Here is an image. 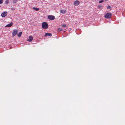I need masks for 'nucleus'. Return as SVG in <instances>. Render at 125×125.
<instances>
[{
  "label": "nucleus",
  "instance_id": "nucleus-1",
  "mask_svg": "<svg viewBox=\"0 0 125 125\" xmlns=\"http://www.w3.org/2000/svg\"><path fill=\"white\" fill-rule=\"evenodd\" d=\"M42 27L43 29H46L48 27V25L46 22H43L42 23Z\"/></svg>",
  "mask_w": 125,
  "mask_h": 125
},
{
  "label": "nucleus",
  "instance_id": "nucleus-2",
  "mask_svg": "<svg viewBox=\"0 0 125 125\" xmlns=\"http://www.w3.org/2000/svg\"><path fill=\"white\" fill-rule=\"evenodd\" d=\"M112 15V14L110 13H106L104 16V17L105 18L107 19L110 18Z\"/></svg>",
  "mask_w": 125,
  "mask_h": 125
},
{
  "label": "nucleus",
  "instance_id": "nucleus-3",
  "mask_svg": "<svg viewBox=\"0 0 125 125\" xmlns=\"http://www.w3.org/2000/svg\"><path fill=\"white\" fill-rule=\"evenodd\" d=\"M18 32V31L17 30H13L12 33L13 37L15 36L17 34Z\"/></svg>",
  "mask_w": 125,
  "mask_h": 125
},
{
  "label": "nucleus",
  "instance_id": "nucleus-4",
  "mask_svg": "<svg viewBox=\"0 0 125 125\" xmlns=\"http://www.w3.org/2000/svg\"><path fill=\"white\" fill-rule=\"evenodd\" d=\"M48 18L49 20H53L55 19V17L54 16L49 15L48 16Z\"/></svg>",
  "mask_w": 125,
  "mask_h": 125
},
{
  "label": "nucleus",
  "instance_id": "nucleus-5",
  "mask_svg": "<svg viewBox=\"0 0 125 125\" xmlns=\"http://www.w3.org/2000/svg\"><path fill=\"white\" fill-rule=\"evenodd\" d=\"M33 40V38L31 36H29V39L27 40V41L29 42H31Z\"/></svg>",
  "mask_w": 125,
  "mask_h": 125
},
{
  "label": "nucleus",
  "instance_id": "nucleus-6",
  "mask_svg": "<svg viewBox=\"0 0 125 125\" xmlns=\"http://www.w3.org/2000/svg\"><path fill=\"white\" fill-rule=\"evenodd\" d=\"M7 12H4L1 14V16L2 17H4L6 16L7 15Z\"/></svg>",
  "mask_w": 125,
  "mask_h": 125
},
{
  "label": "nucleus",
  "instance_id": "nucleus-7",
  "mask_svg": "<svg viewBox=\"0 0 125 125\" xmlns=\"http://www.w3.org/2000/svg\"><path fill=\"white\" fill-rule=\"evenodd\" d=\"M79 4V2L78 0H76L74 1V4L75 6H77Z\"/></svg>",
  "mask_w": 125,
  "mask_h": 125
},
{
  "label": "nucleus",
  "instance_id": "nucleus-8",
  "mask_svg": "<svg viewBox=\"0 0 125 125\" xmlns=\"http://www.w3.org/2000/svg\"><path fill=\"white\" fill-rule=\"evenodd\" d=\"M66 11V10H60V12L61 13L64 14H65Z\"/></svg>",
  "mask_w": 125,
  "mask_h": 125
},
{
  "label": "nucleus",
  "instance_id": "nucleus-9",
  "mask_svg": "<svg viewBox=\"0 0 125 125\" xmlns=\"http://www.w3.org/2000/svg\"><path fill=\"white\" fill-rule=\"evenodd\" d=\"M12 25V23H9L6 25L5 27H10Z\"/></svg>",
  "mask_w": 125,
  "mask_h": 125
},
{
  "label": "nucleus",
  "instance_id": "nucleus-10",
  "mask_svg": "<svg viewBox=\"0 0 125 125\" xmlns=\"http://www.w3.org/2000/svg\"><path fill=\"white\" fill-rule=\"evenodd\" d=\"M52 35V34L51 33H47L45 34V36H51Z\"/></svg>",
  "mask_w": 125,
  "mask_h": 125
},
{
  "label": "nucleus",
  "instance_id": "nucleus-11",
  "mask_svg": "<svg viewBox=\"0 0 125 125\" xmlns=\"http://www.w3.org/2000/svg\"><path fill=\"white\" fill-rule=\"evenodd\" d=\"M33 9L36 11H38L39 10V9L36 7H33Z\"/></svg>",
  "mask_w": 125,
  "mask_h": 125
},
{
  "label": "nucleus",
  "instance_id": "nucleus-12",
  "mask_svg": "<svg viewBox=\"0 0 125 125\" xmlns=\"http://www.w3.org/2000/svg\"><path fill=\"white\" fill-rule=\"evenodd\" d=\"M97 8L99 9H103V6H98L97 7Z\"/></svg>",
  "mask_w": 125,
  "mask_h": 125
},
{
  "label": "nucleus",
  "instance_id": "nucleus-13",
  "mask_svg": "<svg viewBox=\"0 0 125 125\" xmlns=\"http://www.w3.org/2000/svg\"><path fill=\"white\" fill-rule=\"evenodd\" d=\"M22 33L21 32H19V34L18 35V37H21V36L22 35Z\"/></svg>",
  "mask_w": 125,
  "mask_h": 125
},
{
  "label": "nucleus",
  "instance_id": "nucleus-14",
  "mask_svg": "<svg viewBox=\"0 0 125 125\" xmlns=\"http://www.w3.org/2000/svg\"><path fill=\"white\" fill-rule=\"evenodd\" d=\"M63 30L61 28H58L57 29V31H62Z\"/></svg>",
  "mask_w": 125,
  "mask_h": 125
},
{
  "label": "nucleus",
  "instance_id": "nucleus-15",
  "mask_svg": "<svg viewBox=\"0 0 125 125\" xmlns=\"http://www.w3.org/2000/svg\"><path fill=\"white\" fill-rule=\"evenodd\" d=\"M18 0H13V3H16Z\"/></svg>",
  "mask_w": 125,
  "mask_h": 125
},
{
  "label": "nucleus",
  "instance_id": "nucleus-16",
  "mask_svg": "<svg viewBox=\"0 0 125 125\" xmlns=\"http://www.w3.org/2000/svg\"><path fill=\"white\" fill-rule=\"evenodd\" d=\"M107 8L108 9H109L110 10H111V7L110 6H108L107 7Z\"/></svg>",
  "mask_w": 125,
  "mask_h": 125
},
{
  "label": "nucleus",
  "instance_id": "nucleus-17",
  "mask_svg": "<svg viewBox=\"0 0 125 125\" xmlns=\"http://www.w3.org/2000/svg\"><path fill=\"white\" fill-rule=\"evenodd\" d=\"M11 10L13 11L15 10V8L14 7H12V8H11Z\"/></svg>",
  "mask_w": 125,
  "mask_h": 125
},
{
  "label": "nucleus",
  "instance_id": "nucleus-18",
  "mask_svg": "<svg viewBox=\"0 0 125 125\" xmlns=\"http://www.w3.org/2000/svg\"><path fill=\"white\" fill-rule=\"evenodd\" d=\"M3 3V0H0V4Z\"/></svg>",
  "mask_w": 125,
  "mask_h": 125
},
{
  "label": "nucleus",
  "instance_id": "nucleus-19",
  "mask_svg": "<svg viewBox=\"0 0 125 125\" xmlns=\"http://www.w3.org/2000/svg\"><path fill=\"white\" fill-rule=\"evenodd\" d=\"M104 1L103 0H101V1H100L99 2V3H102Z\"/></svg>",
  "mask_w": 125,
  "mask_h": 125
},
{
  "label": "nucleus",
  "instance_id": "nucleus-20",
  "mask_svg": "<svg viewBox=\"0 0 125 125\" xmlns=\"http://www.w3.org/2000/svg\"><path fill=\"white\" fill-rule=\"evenodd\" d=\"M62 26L63 27H65L66 26V25L65 24H63L62 25Z\"/></svg>",
  "mask_w": 125,
  "mask_h": 125
},
{
  "label": "nucleus",
  "instance_id": "nucleus-21",
  "mask_svg": "<svg viewBox=\"0 0 125 125\" xmlns=\"http://www.w3.org/2000/svg\"><path fill=\"white\" fill-rule=\"evenodd\" d=\"M9 2V1L8 0H7L6 1V3L7 4Z\"/></svg>",
  "mask_w": 125,
  "mask_h": 125
},
{
  "label": "nucleus",
  "instance_id": "nucleus-22",
  "mask_svg": "<svg viewBox=\"0 0 125 125\" xmlns=\"http://www.w3.org/2000/svg\"><path fill=\"white\" fill-rule=\"evenodd\" d=\"M103 1H107L108 0H103Z\"/></svg>",
  "mask_w": 125,
  "mask_h": 125
}]
</instances>
